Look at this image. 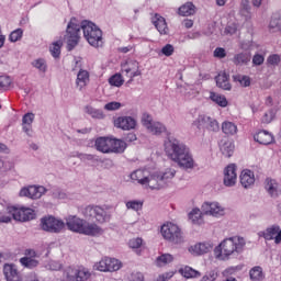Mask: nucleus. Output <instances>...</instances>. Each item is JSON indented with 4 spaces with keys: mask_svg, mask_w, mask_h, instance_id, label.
<instances>
[{
    "mask_svg": "<svg viewBox=\"0 0 281 281\" xmlns=\"http://www.w3.org/2000/svg\"><path fill=\"white\" fill-rule=\"evenodd\" d=\"M160 54H161L162 56H167V57L172 56V54H175V46H172V44H166V45L160 49Z\"/></svg>",
    "mask_w": 281,
    "mask_h": 281,
    "instance_id": "052dcab7",
    "label": "nucleus"
},
{
    "mask_svg": "<svg viewBox=\"0 0 281 281\" xmlns=\"http://www.w3.org/2000/svg\"><path fill=\"white\" fill-rule=\"evenodd\" d=\"M86 221L87 220H82L78 216H69L66 218V226L68 227L69 232L82 234Z\"/></svg>",
    "mask_w": 281,
    "mask_h": 281,
    "instance_id": "2eb2a0df",
    "label": "nucleus"
},
{
    "mask_svg": "<svg viewBox=\"0 0 281 281\" xmlns=\"http://www.w3.org/2000/svg\"><path fill=\"white\" fill-rule=\"evenodd\" d=\"M50 194L53 199H57L58 201H67L71 199V195L59 187H53L50 190Z\"/></svg>",
    "mask_w": 281,
    "mask_h": 281,
    "instance_id": "7c9ffc66",
    "label": "nucleus"
},
{
    "mask_svg": "<svg viewBox=\"0 0 281 281\" xmlns=\"http://www.w3.org/2000/svg\"><path fill=\"white\" fill-rule=\"evenodd\" d=\"M250 280L252 281H260L265 279V273L262 272V268L260 266L254 267L249 271Z\"/></svg>",
    "mask_w": 281,
    "mask_h": 281,
    "instance_id": "ea45409f",
    "label": "nucleus"
},
{
    "mask_svg": "<svg viewBox=\"0 0 281 281\" xmlns=\"http://www.w3.org/2000/svg\"><path fill=\"white\" fill-rule=\"evenodd\" d=\"M21 38H23L22 29H16L13 32H11L10 35H9V41L11 43H16V41H21Z\"/></svg>",
    "mask_w": 281,
    "mask_h": 281,
    "instance_id": "4d7b16f0",
    "label": "nucleus"
},
{
    "mask_svg": "<svg viewBox=\"0 0 281 281\" xmlns=\"http://www.w3.org/2000/svg\"><path fill=\"white\" fill-rule=\"evenodd\" d=\"M40 227L43 232H47L48 234H60V232L65 229V222L52 215H47L41 218Z\"/></svg>",
    "mask_w": 281,
    "mask_h": 281,
    "instance_id": "423d86ee",
    "label": "nucleus"
},
{
    "mask_svg": "<svg viewBox=\"0 0 281 281\" xmlns=\"http://www.w3.org/2000/svg\"><path fill=\"white\" fill-rule=\"evenodd\" d=\"M151 22L159 34H168V24L166 23V19L164 16L156 14Z\"/></svg>",
    "mask_w": 281,
    "mask_h": 281,
    "instance_id": "a878e982",
    "label": "nucleus"
},
{
    "mask_svg": "<svg viewBox=\"0 0 281 281\" xmlns=\"http://www.w3.org/2000/svg\"><path fill=\"white\" fill-rule=\"evenodd\" d=\"M114 126L122 131H133L137 126V120L133 116H119L114 122Z\"/></svg>",
    "mask_w": 281,
    "mask_h": 281,
    "instance_id": "dca6fc26",
    "label": "nucleus"
},
{
    "mask_svg": "<svg viewBox=\"0 0 281 281\" xmlns=\"http://www.w3.org/2000/svg\"><path fill=\"white\" fill-rule=\"evenodd\" d=\"M222 131L225 135H236V133H238V126H236L233 122L225 121L222 124Z\"/></svg>",
    "mask_w": 281,
    "mask_h": 281,
    "instance_id": "4c0bfd02",
    "label": "nucleus"
},
{
    "mask_svg": "<svg viewBox=\"0 0 281 281\" xmlns=\"http://www.w3.org/2000/svg\"><path fill=\"white\" fill-rule=\"evenodd\" d=\"M266 190L270 196H278V189L276 188V180L267 179L266 180Z\"/></svg>",
    "mask_w": 281,
    "mask_h": 281,
    "instance_id": "a18cd8bd",
    "label": "nucleus"
},
{
    "mask_svg": "<svg viewBox=\"0 0 281 281\" xmlns=\"http://www.w3.org/2000/svg\"><path fill=\"white\" fill-rule=\"evenodd\" d=\"M106 210H111V206L110 205H93V204H89L87 206L83 207V211L85 212H106Z\"/></svg>",
    "mask_w": 281,
    "mask_h": 281,
    "instance_id": "c03bdc74",
    "label": "nucleus"
},
{
    "mask_svg": "<svg viewBox=\"0 0 281 281\" xmlns=\"http://www.w3.org/2000/svg\"><path fill=\"white\" fill-rule=\"evenodd\" d=\"M172 260H173L172 255L165 254V255L157 257L156 265H157V267H165V265H170V262H172Z\"/></svg>",
    "mask_w": 281,
    "mask_h": 281,
    "instance_id": "37998d69",
    "label": "nucleus"
},
{
    "mask_svg": "<svg viewBox=\"0 0 281 281\" xmlns=\"http://www.w3.org/2000/svg\"><path fill=\"white\" fill-rule=\"evenodd\" d=\"M13 220L20 223H27V221H34L36 218L35 212H13Z\"/></svg>",
    "mask_w": 281,
    "mask_h": 281,
    "instance_id": "cd10ccee",
    "label": "nucleus"
},
{
    "mask_svg": "<svg viewBox=\"0 0 281 281\" xmlns=\"http://www.w3.org/2000/svg\"><path fill=\"white\" fill-rule=\"evenodd\" d=\"M105 111H119L122 109V103L117 101L109 102L104 105Z\"/></svg>",
    "mask_w": 281,
    "mask_h": 281,
    "instance_id": "0e129e2a",
    "label": "nucleus"
},
{
    "mask_svg": "<svg viewBox=\"0 0 281 281\" xmlns=\"http://www.w3.org/2000/svg\"><path fill=\"white\" fill-rule=\"evenodd\" d=\"M235 148L236 146L234 145V142L229 139L220 142V150L224 157H232L234 155Z\"/></svg>",
    "mask_w": 281,
    "mask_h": 281,
    "instance_id": "393cba45",
    "label": "nucleus"
},
{
    "mask_svg": "<svg viewBox=\"0 0 281 281\" xmlns=\"http://www.w3.org/2000/svg\"><path fill=\"white\" fill-rule=\"evenodd\" d=\"M281 63V57L278 54L269 55L267 58V65L268 67H278Z\"/></svg>",
    "mask_w": 281,
    "mask_h": 281,
    "instance_id": "3c124183",
    "label": "nucleus"
},
{
    "mask_svg": "<svg viewBox=\"0 0 281 281\" xmlns=\"http://www.w3.org/2000/svg\"><path fill=\"white\" fill-rule=\"evenodd\" d=\"M123 142L126 144V142H127V144H131V143H133V142H137V135L135 134V133H133V132H130V133H127V134H124V136H123Z\"/></svg>",
    "mask_w": 281,
    "mask_h": 281,
    "instance_id": "774afa93",
    "label": "nucleus"
},
{
    "mask_svg": "<svg viewBox=\"0 0 281 281\" xmlns=\"http://www.w3.org/2000/svg\"><path fill=\"white\" fill-rule=\"evenodd\" d=\"M20 265L25 269H36V267H38V260L32 257H22L20 259Z\"/></svg>",
    "mask_w": 281,
    "mask_h": 281,
    "instance_id": "58836bf2",
    "label": "nucleus"
},
{
    "mask_svg": "<svg viewBox=\"0 0 281 281\" xmlns=\"http://www.w3.org/2000/svg\"><path fill=\"white\" fill-rule=\"evenodd\" d=\"M245 238L235 236L224 239L216 248L215 256L220 260H229L231 256L234 254H243V249H245Z\"/></svg>",
    "mask_w": 281,
    "mask_h": 281,
    "instance_id": "7ed1b4c3",
    "label": "nucleus"
},
{
    "mask_svg": "<svg viewBox=\"0 0 281 281\" xmlns=\"http://www.w3.org/2000/svg\"><path fill=\"white\" fill-rule=\"evenodd\" d=\"M233 80L239 82L241 87H249L251 85V78H249V76L236 75L233 76Z\"/></svg>",
    "mask_w": 281,
    "mask_h": 281,
    "instance_id": "8fccbe9b",
    "label": "nucleus"
},
{
    "mask_svg": "<svg viewBox=\"0 0 281 281\" xmlns=\"http://www.w3.org/2000/svg\"><path fill=\"white\" fill-rule=\"evenodd\" d=\"M259 236H262L265 240H274L276 245H280L281 243V229L279 225H272L268 227L266 231L260 232Z\"/></svg>",
    "mask_w": 281,
    "mask_h": 281,
    "instance_id": "9b49d317",
    "label": "nucleus"
},
{
    "mask_svg": "<svg viewBox=\"0 0 281 281\" xmlns=\"http://www.w3.org/2000/svg\"><path fill=\"white\" fill-rule=\"evenodd\" d=\"M3 276L7 281H23V276L14 263H4Z\"/></svg>",
    "mask_w": 281,
    "mask_h": 281,
    "instance_id": "f8f14e48",
    "label": "nucleus"
},
{
    "mask_svg": "<svg viewBox=\"0 0 281 281\" xmlns=\"http://www.w3.org/2000/svg\"><path fill=\"white\" fill-rule=\"evenodd\" d=\"M47 192V189L43 186H29V187H23L20 190V196H26L27 199H41L43 194Z\"/></svg>",
    "mask_w": 281,
    "mask_h": 281,
    "instance_id": "1a4fd4ad",
    "label": "nucleus"
},
{
    "mask_svg": "<svg viewBox=\"0 0 281 281\" xmlns=\"http://www.w3.org/2000/svg\"><path fill=\"white\" fill-rule=\"evenodd\" d=\"M94 147L99 153H103V155H110L114 153L115 155H122L124 150H126V143L122 139L109 137V136H100L94 142Z\"/></svg>",
    "mask_w": 281,
    "mask_h": 281,
    "instance_id": "20e7f679",
    "label": "nucleus"
},
{
    "mask_svg": "<svg viewBox=\"0 0 281 281\" xmlns=\"http://www.w3.org/2000/svg\"><path fill=\"white\" fill-rule=\"evenodd\" d=\"M81 234L83 236H91L93 238H98V237L102 236V234H104V229L102 227H100L98 224L90 223L86 220V222L83 224V229L81 231Z\"/></svg>",
    "mask_w": 281,
    "mask_h": 281,
    "instance_id": "4468645a",
    "label": "nucleus"
},
{
    "mask_svg": "<svg viewBox=\"0 0 281 281\" xmlns=\"http://www.w3.org/2000/svg\"><path fill=\"white\" fill-rule=\"evenodd\" d=\"M33 67H35V69H38V71H42L43 74H45V71H47V64L45 63V59L43 58H38L35 59L32 63Z\"/></svg>",
    "mask_w": 281,
    "mask_h": 281,
    "instance_id": "5fc2aeb1",
    "label": "nucleus"
},
{
    "mask_svg": "<svg viewBox=\"0 0 281 281\" xmlns=\"http://www.w3.org/2000/svg\"><path fill=\"white\" fill-rule=\"evenodd\" d=\"M254 140L262 146H269V144H273V134L266 130H261L254 135Z\"/></svg>",
    "mask_w": 281,
    "mask_h": 281,
    "instance_id": "f3484780",
    "label": "nucleus"
},
{
    "mask_svg": "<svg viewBox=\"0 0 281 281\" xmlns=\"http://www.w3.org/2000/svg\"><path fill=\"white\" fill-rule=\"evenodd\" d=\"M175 175H177L175 169H167L165 172H155L151 175L150 190H161L170 179H175Z\"/></svg>",
    "mask_w": 281,
    "mask_h": 281,
    "instance_id": "0eeeda50",
    "label": "nucleus"
},
{
    "mask_svg": "<svg viewBox=\"0 0 281 281\" xmlns=\"http://www.w3.org/2000/svg\"><path fill=\"white\" fill-rule=\"evenodd\" d=\"M216 86L224 91H232V83H229V75L227 72L218 74L215 77Z\"/></svg>",
    "mask_w": 281,
    "mask_h": 281,
    "instance_id": "4be33fe9",
    "label": "nucleus"
},
{
    "mask_svg": "<svg viewBox=\"0 0 281 281\" xmlns=\"http://www.w3.org/2000/svg\"><path fill=\"white\" fill-rule=\"evenodd\" d=\"M128 247L136 254H142V250L144 249V239L142 237L132 238L128 241Z\"/></svg>",
    "mask_w": 281,
    "mask_h": 281,
    "instance_id": "f704fd0d",
    "label": "nucleus"
},
{
    "mask_svg": "<svg viewBox=\"0 0 281 281\" xmlns=\"http://www.w3.org/2000/svg\"><path fill=\"white\" fill-rule=\"evenodd\" d=\"M240 183L243 188H251L254 183H256V176L254 175V171L249 169H244L240 173Z\"/></svg>",
    "mask_w": 281,
    "mask_h": 281,
    "instance_id": "aec40b11",
    "label": "nucleus"
},
{
    "mask_svg": "<svg viewBox=\"0 0 281 281\" xmlns=\"http://www.w3.org/2000/svg\"><path fill=\"white\" fill-rule=\"evenodd\" d=\"M12 85V78L8 75L0 76V89H8Z\"/></svg>",
    "mask_w": 281,
    "mask_h": 281,
    "instance_id": "bf43d9fd",
    "label": "nucleus"
},
{
    "mask_svg": "<svg viewBox=\"0 0 281 281\" xmlns=\"http://www.w3.org/2000/svg\"><path fill=\"white\" fill-rule=\"evenodd\" d=\"M89 80V71L85 69H80L77 74L76 85L82 89V87H87V81Z\"/></svg>",
    "mask_w": 281,
    "mask_h": 281,
    "instance_id": "e433bc0d",
    "label": "nucleus"
},
{
    "mask_svg": "<svg viewBox=\"0 0 281 281\" xmlns=\"http://www.w3.org/2000/svg\"><path fill=\"white\" fill-rule=\"evenodd\" d=\"M89 278H91V272L89 269L85 268L83 266H78L75 274V281H87Z\"/></svg>",
    "mask_w": 281,
    "mask_h": 281,
    "instance_id": "72a5a7b5",
    "label": "nucleus"
},
{
    "mask_svg": "<svg viewBox=\"0 0 281 281\" xmlns=\"http://www.w3.org/2000/svg\"><path fill=\"white\" fill-rule=\"evenodd\" d=\"M7 212H34V210L27 206H16L8 204Z\"/></svg>",
    "mask_w": 281,
    "mask_h": 281,
    "instance_id": "13d9d810",
    "label": "nucleus"
},
{
    "mask_svg": "<svg viewBox=\"0 0 281 281\" xmlns=\"http://www.w3.org/2000/svg\"><path fill=\"white\" fill-rule=\"evenodd\" d=\"M160 233L165 240H168V243H172V245H181L184 240L183 232H181V228H179L177 224H164L160 228Z\"/></svg>",
    "mask_w": 281,
    "mask_h": 281,
    "instance_id": "39448f33",
    "label": "nucleus"
},
{
    "mask_svg": "<svg viewBox=\"0 0 281 281\" xmlns=\"http://www.w3.org/2000/svg\"><path fill=\"white\" fill-rule=\"evenodd\" d=\"M80 30H82L83 36L91 47H102V30H100V26L89 20H83L81 24H78L76 18H71L65 34L67 52H74L80 43Z\"/></svg>",
    "mask_w": 281,
    "mask_h": 281,
    "instance_id": "f257e3e1",
    "label": "nucleus"
},
{
    "mask_svg": "<svg viewBox=\"0 0 281 281\" xmlns=\"http://www.w3.org/2000/svg\"><path fill=\"white\" fill-rule=\"evenodd\" d=\"M151 135H161V133L166 134V137H168V128H166V125L161 122L154 121L147 130Z\"/></svg>",
    "mask_w": 281,
    "mask_h": 281,
    "instance_id": "c85d7f7f",
    "label": "nucleus"
},
{
    "mask_svg": "<svg viewBox=\"0 0 281 281\" xmlns=\"http://www.w3.org/2000/svg\"><path fill=\"white\" fill-rule=\"evenodd\" d=\"M212 243H200L191 246L189 248L190 254L193 256H203V254H210V250L213 249Z\"/></svg>",
    "mask_w": 281,
    "mask_h": 281,
    "instance_id": "6ab92c4d",
    "label": "nucleus"
},
{
    "mask_svg": "<svg viewBox=\"0 0 281 281\" xmlns=\"http://www.w3.org/2000/svg\"><path fill=\"white\" fill-rule=\"evenodd\" d=\"M210 100L217 104V106H221L222 109H225L229 102L227 101V98L223 94H218L216 92H210Z\"/></svg>",
    "mask_w": 281,
    "mask_h": 281,
    "instance_id": "473e14b6",
    "label": "nucleus"
},
{
    "mask_svg": "<svg viewBox=\"0 0 281 281\" xmlns=\"http://www.w3.org/2000/svg\"><path fill=\"white\" fill-rule=\"evenodd\" d=\"M269 29L274 30V32H281V11L272 15Z\"/></svg>",
    "mask_w": 281,
    "mask_h": 281,
    "instance_id": "c9c22d12",
    "label": "nucleus"
},
{
    "mask_svg": "<svg viewBox=\"0 0 281 281\" xmlns=\"http://www.w3.org/2000/svg\"><path fill=\"white\" fill-rule=\"evenodd\" d=\"M61 48H63V41L58 40L56 42H53V44L49 47L50 56H53V58H60Z\"/></svg>",
    "mask_w": 281,
    "mask_h": 281,
    "instance_id": "a19ab883",
    "label": "nucleus"
},
{
    "mask_svg": "<svg viewBox=\"0 0 281 281\" xmlns=\"http://www.w3.org/2000/svg\"><path fill=\"white\" fill-rule=\"evenodd\" d=\"M140 122L145 128H148L153 125L155 121H153V115L148 114V112L143 113Z\"/></svg>",
    "mask_w": 281,
    "mask_h": 281,
    "instance_id": "864d4df0",
    "label": "nucleus"
},
{
    "mask_svg": "<svg viewBox=\"0 0 281 281\" xmlns=\"http://www.w3.org/2000/svg\"><path fill=\"white\" fill-rule=\"evenodd\" d=\"M86 113H88V115H91L94 120H104V112L91 105L86 106Z\"/></svg>",
    "mask_w": 281,
    "mask_h": 281,
    "instance_id": "79ce46f5",
    "label": "nucleus"
},
{
    "mask_svg": "<svg viewBox=\"0 0 281 281\" xmlns=\"http://www.w3.org/2000/svg\"><path fill=\"white\" fill-rule=\"evenodd\" d=\"M205 216L218 217L223 216V214L220 212H190L188 218L192 225H203Z\"/></svg>",
    "mask_w": 281,
    "mask_h": 281,
    "instance_id": "9d476101",
    "label": "nucleus"
},
{
    "mask_svg": "<svg viewBox=\"0 0 281 281\" xmlns=\"http://www.w3.org/2000/svg\"><path fill=\"white\" fill-rule=\"evenodd\" d=\"M78 159L80 161L87 162V161H100V158L92 154H77Z\"/></svg>",
    "mask_w": 281,
    "mask_h": 281,
    "instance_id": "6e6d98bb",
    "label": "nucleus"
},
{
    "mask_svg": "<svg viewBox=\"0 0 281 281\" xmlns=\"http://www.w3.org/2000/svg\"><path fill=\"white\" fill-rule=\"evenodd\" d=\"M144 207V202L139 200H132L126 202V209L127 210H134V212H139Z\"/></svg>",
    "mask_w": 281,
    "mask_h": 281,
    "instance_id": "de8ad7c7",
    "label": "nucleus"
},
{
    "mask_svg": "<svg viewBox=\"0 0 281 281\" xmlns=\"http://www.w3.org/2000/svg\"><path fill=\"white\" fill-rule=\"evenodd\" d=\"M191 212H225V209L218 202H204L201 209L193 207Z\"/></svg>",
    "mask_w": 281,
    "mask_h": 281,
    "instance_id": "412c9836",
    "label": "nucleus"
},
{
    "mask_svg": "<svg viewBox=\"0 0 281 281\" xmlns=\"http://www.w3.org/2000/svg\"><path fill=\"white\" fill-rule=\"evenodd\" d=\"M93 217L97 223H109L111 221V214L108 212H95Z\"/></svg>",
    "mask_w": 281,
    "mask_h": 281,
    "instance_id": "49530a36",
    "label": "nucleus"
},
{
    "mask_svg": "<svg viewBox=\"0 0 281 281\" xmlns=\"http://www.w3.org/2000/svg\"><path fill=\"white\" fill-rule=\"evenodd\" d=\"M180 16H194L196 14V7L192 2H186L178 9Z\"/></svg>",
    "mask_w": 281,
    "mask_h": 281,
    "instance_id": "bb28decb",
    "label": "nucleus"
},
{
    "mask_svg": "<svg viewBox=\"0 0 281 281\" xmlns=\"http://www.w3.org/2000/svg\"><path fill=\"white\" fill-rule=\"evenodd\" d=\"M164 146L168 159L178 164L179 168L183 170H192L194 168L195 164L192 151L181 139L172 136L171 133H167Z\"/></svg>",
    "mask_w": 281,
    "mask_h": 281,
    "instance_id": "f03ea898",
    "label": "nucleus"
},
{
    "mask_svg": "<svg viewBox=\"0 0 281 281\" xmlns=\"http://www.w3.org/2000/svg\"><path fill=\"white\" fill-rule=\"evenodd\" d=\"M78 266H67L63 269V281H76Z\"/></svg>",
    "mask_w": 281,
    "mask_h": 281,
    "instance_id": "c756f323",
    "label": "nucleus"
},
{
    "mask_svg": "<svg viewBox=\"0 0 281 281\" xmlns=\"http://www.w3.org/2000/svg\"><path fill=\"white\" fill-rule=\"evenodd\" d=\"M132 181H137L140 186H146L149 183V186H153L151 178H148L144 176V170L137 169L134 172L131 173Z\"/></svg>",
    "mask_w": 281,
    "mask_h": 281,
    "instance_id": "b1692460",
    "label": "nucleus"
},
{
    "mask_svg": "<svg viewBox=\"0 0 281 281\" xmlns=\"http://www.w3.org/2000/svg\"><path fill=\"white\" fill-rule=\"evenodd\" d=\"M97 271H120L122 269V262L115 258L105 257L95 265Z\"/></svg>",
    "mask_w": 281,
    "mask_h": 281,
    "instance_id": "6e6552de",
    "label": "nucleus"
},
{
    "mask_svg": "<svg viewBox=\"0 0 281 281\" xmlns=\"http://www.w3.org/2000/svg\"><path fill=\"white\" fill-rule=\"evenodd\" d=\"M34 123V113L27 112L22 117V124L32 125Z\"/></svg>",
    "mask_w": 281,
    "mask_h": 281,
    "instance_id": "338daca9",
    "label": "nucleus"
},
{
    "mask_svg": "<svg viewBox=\"0 0 281 281\" xmlns=\"http://www.w3.org/2000/svg\"><path fill=\"white\" fill-rule=\"evenodd\" d=\"M213 56L214 58L223 59L227 56V50H225L223 47H216L213 52Z\"/></svg>",
    "mask_w": 281,
    "mask_h": 281,
    "instance_id": "69168bd1",
    "label": "nucleus"
},
{
    "mask_svg": "<svg viewBox=\"0 0 281 281\" xmlns=\"http://www.w3.org/2000/svg\"><path fill=\"white\" fill-rule=\"evenodd\" d=\"M109 85H111V87H122V85H124V78L122 75L115 74L109 79Z\"/></svg>",
    "mask_w": 281,
    "mask_h": 281,
    "instance_id": "09e8293b",
    "label": "nucleus"
},
{
    "mask_svg": "<svg viewBox=\"0 0 281 281\" xmlns=\"http://www.w3.org/2000/svg\"><path fill=\"white\" fill-rule=\"evenodd\" d=\"M218 278V270H211L200 281H216Z\"/></svg>",
    "mask_w": 281,
    "mask_h": 281,
    "instance_id": "e2e57ef3",
    "label": "nucleus"
},
{
    "mask_svg": "<svg viewBox=\"0 0 281 281\" xmlns=\"http://www.w3.org/2000/svg\"><path fill=\"white\" fill-rule=\"evenodd\" d=\"M237 179L238 176L236 175V165H228L224 169V186H226V188H234V186H236Z\"/></svg>",
    "mask_w": 281,
    "mask_h": 281,
    "instance_id": "ddd939ff",
    "label": "nucleus"
},
{
    "mask_svg": "<svg viewBox=\"0 0 281 281\" xmlns=\"http://www.w3.org/2000/svg\"><path fill=\"white\" fill-rule=\"evenodd\" d=\"M179 273H181V276H183V278H186L187 280H190L192 278H201V272L189 266L180 268Z\"/></svg>",
    "mask_w": 281,
    "mask_h": 281,
    "instance_id": "2f4dec72",
    "label": "nucleus"
},
{
    "mask_svg": "<svg viewBox=\"0 0 281 281\" xmlns=\"http://www.w3.org/2000/svg\"><path fill=\"white\" fill-rule=\"evenodd\" d=\"M233 63L236 67H243V65H249L251 63V53L250 52H241L235 54L233 57Z\"/></svg>",
    "mask_w": 281,
    "mask_h": 281,
    "instance_id": "5701e85b",
    "label": "nucleus"
},
{
    "mask_svg": "<svg viewBox=\"0 0 281 281\" xmlns=\"http://www.w3.org/2000/svg\"><path fill=\"white\" fill-rule=\"evenodd\" d=\"M45 269H47L48 271H60L63 269V263L56 260H49L45 265Z\"/></svg>",
    "mask_w": 281,
    "mask_h": 281,
    "instance_id": "603ef678",
    "label": "nucleus"
},
{
    "mask_svg": "<svg viewBox=\"0 0 281 281\" xmlns=\"http://www.w3.org/2000/svg\"><path fill=\"white\" fill-rule=\"evenodd\" d=\"M265 64V55L260 54V53H256L252 56V65L254 67H260V65Z\"/></svg>",
    "mask_w": 281,
    "mask_h": 281,
    "instance_id": "680f3d73",
    "label": "nucleus"
},
{
    "mask_svg": "<svg viewBox=\"0 0 281 281\" xmlns=\"http://www.w3.org/2000/svg\"><path fill=\"white\" fill-rule=\"evenodd\" d=\"M198 121L200 124H205L207 131H212L213 133L221 131V125H218V121H216V119H212L207 115H200Z\"/></svg>",
    "mask_w": 281,
    "mask_h": 281,
    "instance_id": "a211bd4d",
    "label": "nucleus"
}]
</instances>
